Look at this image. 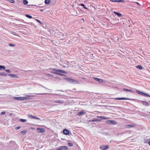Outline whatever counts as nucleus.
I'll use <instances>...</instances> for the list:
<instances>
[{
  "instance_id": "nucleus-1",
  "label": "nucleus",
  "mask_w": 150,
  "mask_h": 150,
  "mask_svg": "<svg viewBox=\"0 0 150 150\" xmlns=\"http://www.w3.org/2000/svg\"><path fill=\"white\" fill-rule=\"evenodd\" d=\"M64 79H65L67 81L71 83L76 84L78 83V81L71 78H64Z\"/></svg>"
},
{
  "instance_id": "nucleus-2",
  "label": "nucleus",
  "mask_w": 150,
  "mask_h": 150,
  "mask_svg": "<svg viewBox=\"0 0 150 150\" xmlns=\"http://www.w3.org/2000/svg\"><path fill=\"white\" fill-rule=\"evenodd\" d=\"M49 70H51V71H55V72H60L61 73H63L65 74H66L67 72L66 71L62 70H61V69H54L52 68H50V69H49Z\"/></svg>"
},
{
  "instance_id": "nucleus-3",
  "label": "nucleus",
  "mask_w": 150,
  "mask_h": 150,
  "mask_svg": "<svg viewBox=\"0 0 150 150\" xmlns=\"http://www.w3.org/2000/svg\"><path fill=\"white\" fill-rule=\"evenodd\" d=\"M42 37H39L38 38V45H39V47H38V49H39L40 50V49L42 47L40 45H44L43 40H42V41H40L41 40L40 39H42Z\"/></svg>"
},
{
  "instance_id": "nucleus-4",
  "label": "nucleus",
  "mask_w": 150,
  "mask_h": 150,
  "mask_svg": "<svg viewBox=\"0 0 150 150\" xmlns=\"http://www.w3.org/2000/svg\"><path fill=\"white\" fill-rule=\"evenodd\" d=\"M136 92L139 94L142 95L144 96L148 97H150V95L148 94L142 92L140 91L139 90H137L136 91Z\"/></svg>"
},
{
  "instance_id": "nucleus-5",
  "label": "nucleus",
  "mask_w": 150,
  "mask_h": 150,
  "mask_svg": "<svg viewBox=\"0 0 150 150\" xmlns=\"http://www.w3.org/2000/svg\"><path fill=\"white\" fill-rule=\"evenodd\" d=\"M106 122L108 124H112L113 125H116L117 123L114 120H108L106 121Z\"/></svg>"
},
{
  "instance_id": "nucleus-6",
  "label": "nucleus",
  "mask_w": 150,
  "mask_h": 150,
  "mask_svg": "<svg viewBox=\"0 0 150 150\" xmlns=\"http://www.w3.org/2000/svg\"><path fill=\"white\" fill-rule=\"evenodd\" d=\"M108 148V146L107 145H102L100 146V149L103 150H106Z\"/></svg>"
},
{
  "instance_id": "nucleus-7",
  "label": "nucleus",
  "mask_w": 150,
  "mask_h": 150,
  "mask_svg": "<svg viewBox=\"0 0 150 150\" xmlns=\"http://www.w3.org/2000/svg\"><path fill=\"white\" fill-rule=\"evenodd\" d=\"M63 133L65 135H68L69 134V132L67 129H65L63 130Z\"/></svg>"
},
{
  "instance_id": "nucleus-8",
  "label": "nucleus",
  "mask_w": 150,
  "mask_h": 150,
  "mask_svg": "<svg viewBox=\"0 0 150 150\" xmlns=\"http://www.w3.org/2000/svg\"><path fill=\"white\" fill-rule=\"evenodd\" d=\"M93 78L95 80L99 82L100 83H102L103 82V80L102 79H100L96 77H93Z\"/></svg>"
},
{
  "instance_id": "nucleus-9",
  "label": "nucleus",
  "mask_w": 150,
  "mask_h": 150,
  "mask_svg": "<svg viewBox=\"0 0 150 150\" xmlns=\"http://www.w3.org/2000/svg\"><path fill=\"white\" fill-rule=\"evenodd\" d=\"M110 1L112 2H122L125 3V1L124 0H110Z\"/></svg>"
},
{
  "instance_id": "nucleus-10",
  "label": "nucleus",
  "mask_w": 150,
  "mask_h": 150,
  "mask_svg": "<svg viewBox=\"0 0 150 150\" xmlns=\"http://www.w3.org/2000/svg\"><path fill=\"white\" fill-rule=\"evenodd\" d=\"M51 72L53 74H56L57 75H59L60 76H65V75L64 74H62L59 73V72H57L53 71H51Z\"/></svg>"
},
{
  "instance_id": "nucleus-11",
  "label": "nucleus",
  "mask_w": 150,
  "mask_h": 150,
  "mask_svg": "<svg viewBox=\"0 0 150 150\" xmlns=\"http://www.w3.org/2000/svg\"><path fill=\"white\" fill-rule=\"evenodd\" d=\"M142 104L144 106L147 107L149 105L148 102L144 101H141Z\"/></svg>"
},
{
  "instance_id": "nucleus-12",
  "label": "nucleus",
  "mask_w": 150,
  "mask_h": 150,
  "mask_svg": "<svg viewBox=\"0 0 150 150\" xmlns=\"http://www.w3.org/2000/svg\"><path fill=\"white\" fill-rule=\"evenodd\" d=\"M38 23H40V24H39V25H40L41 26H42V27H43V28H44V25L45 24H44V21H41L38 20Z\"/></svg>"
},
{
  "instance_id": "nucleus-13",
  "label": "nucleus",
  "mask_w": 150,
  "mask_h": 150,
  "mask_svg": "<svg viewBox=\"0 0 150 150\" xmlns=\"http://www.w3.org/2000/svg\"><path fill=\"white\" fill-rule=\"evenodd\" d=\"M54 103H64L63 100H56L54 101Z\"/></svg>"
},
{
  "instance_id": "nucleus-14",
  "label": "nucleus",
  "mask_w": 150,
  "mask_h": 150,
  "mask_svg": "<svg viewBox=\"0 0 150 150\" xmlns=\"http://www.w3.org/2000/svg\"><path fill=\"white\" fill-rule=\"evenodd\" d=\"M113 13L115 15H117L119 17H121L122 16L121 14L120 13L117 12L116 11H114Z\"/></svg>"
},
{
  "instance_id": "nucleus-15",
  "label": "nucleus",
  "mask_w": 150,
  "mask_h": 150,
  "mask_svg": "<svg viewBox=\"0 0 150 150\" xmlns=\"http://www.w3.org/2000/svg\"><path fill=\"white\" fill-rule=\"evenodd\" d=\"M45 130L43 128H41L38 127V133H43L45 132Z\"/></svg>"
},
{
  "instance_id": "nucleus-16",
  "label": "nucleus",
  "mask_w": 150,
  "mask_h": 150,
  "mask_svg": "<svg viewBox=\"0 0 150 150\" xmlns=\"http://www.w3.org/2000/svg\"><path fill=\"white\" fill-rule=\"evenodd\" d=\"M97 117L98 118L101 119V120L102 119L107 120L108 119V117H107L102 116H98Z\"/></svg>"
},
{
  "instance_id": "nucleus-17",
  "label": "nucleus",
  "mask_w": 150,
  "mask_h": 150,
  "mask_svg": "<svg viewBox=\"0 0 150 150\" xmlns=\"http://www.w3.org/2000/svg\"><path fill=\"white\" fill-rule=\"evenodd\" d=\"M79 5L80 6H83L84 8H85L86 9H87L88 10V8L85 5V4H79Z\"/></svg>"
},
{
  "instance_id": "nucleus-18",
  "label": "nucleus",
  "mask_w": 150,
  "mask_h": 150,
  "mask_svg": "<svg viewBox=\"0 0 150 150\" xmlns=\"http://www.w3.org/2000/svg\"><path fill=\"white\" fill-rule=\"evenodd\" d=\"M123 90L124 91H126L127 92H129L132 93L134 92V91L132 90L131 89H128L126 88H123Z\"/></svg>"
},
{
  "instance_id": "nucleus-19",
  "label": "nucleus",
  "mask_w": 150,
  "mask_h": 150,
  "mask_svg": "<svg viewBox=\"0 0 150 150\" xmlns=\"http://www.w3.org/2000/svg\"><path fill=\"white\" fill-rule=\"evenodd\" d=\"M28 117L30 119H37L38 117L35 116H34L33 115H29L28 116Z\"/></svg>"
},
{
  "instance_id": "nucleus-20",
  "label": "nucleus",
  "mask_w": 150,
  "mask_h": 150,
  "mask_svg": "<svg viewBox=\"0 0 150 150\" xmlns=\"http://www.w3.org/2000/svg\"><path fill=\"white\" fill-rule=\"evenodd\" d=\"M135 126L133 125H128L126 126V127L127 128H129L132 127H134Z\"/></svg>"
},
{
  "instance_id": "nucleus-21",
  "label": "nucleus",
  "mask_w": 150,
  "mask_h": 150,
  "mask_svg": "<svg viewBox=\"0 0 150 150\" xmlns=\"http://www.w3.org/2000/svg\"><path fill=\"white\" fill-rule=\"evenodd\" d=\"M85 113V112H84L82 111H81L79 112L77 115H78L80 116Z\"/></svg>"
},
{
  "instance_id": "nucleus-22",
  "label": "nucleus",
  "mask_w": 150,
  "mask_h": 150,
  "mask_svg": "<svg viewBox=\"0 0 150 150\" xmlns=\"http://www.w3.org/2000/svg\"><path fill=\"white\" fill-rule=\"evenodd\" d=\"M8 76L16 78L17 76L15 74H10L8 75Z\"/></svg>"
},
{
  "instance_id": "nucleus-23",
  "label": "nucleus",
  "mask_w": 150,
  "mask_h": 150,
  "mask_svg": "<svg viewBox=\"0 0 150 150\" xmlns=\"http://www.w3.org/2000/svg\"><path fill=\"white\" fill-rule=\"evenodd\" d=\"M40 7L38 6V10L40 12H42L45 10V8H43L42 9H40Z\"/></svg>"
},
{
  "instance_id": "nucleus-24",
  "label": "nucleus",
  "mask_w": 150,
  "mask_h": 150,
  "mask_svg": "<svg viewBox=\"0 0 150 150\" xmlns=\"http://www.w3.org/2000/svg\"><path fill=\"white\" fill-rule=\"evenodd\" d=\"M67 33H63V34H62V35H61V36H62V37L63 38L62 39H63L64 38H65V36H67Z\"/></svg>"
},
{
  "instance_id": "nucleus-25",
  "label": "nucleus",
  "mask_w": 150,
  "mask_h": 150,
  "mask_svg": "<svg viewBox=\"0 0 150 150\" xmlns=\"http://www.w3.org/2000/svg\"><path fill=\"white\" fill-rule=\"evenodd\" d=\"M136 67L137 68L139 69H142V67L141 65H138Z\"/></svg>"
},
{
  "instance_id": "nucleus-26",
  "label": "nucleus",
  "mask_w": 150,
  "mask_h": 150,
  "mask_svg": "<svg viewBox=\"0 0 150 150\" xmlns=\"http://www.w3.org/2000/svg\"><path fill=\"white\" fill-rule=\"evenodd\" d=\"M50 0H45V3L46 4H48L50 2Z\"/></svg>"
},
{
  "instance_id": "nucleus-27",
  "label": "nucleus",
  "mask_w": 150,
  "mask_h": 150,
  "mask_svg": "<svg viewBox=\"0 0 150 150\" xmlns=\"http://www.w3.org/2000/svg\"><path fill=\"white\" fill-rule=\"evenodd\" d=\"M62 148L63 150H68V148L66 146H62Z\"/></svg>"
},
{
  "instance_id": "nucleus-28",
  "label": "nucleus",
  "mask_w": 150,
  "mask_h": 150,
  "mask_svg": "<svg viewBox=\"0 0 150 150\" xmlns=\"http://www.w3.org/2000/svg\"><path fill=\"white\" fill-rule=\"evenodd\" d=\"M20 121L22 122H25L27 121L26 119H20Z\"/></svg>"
},
{
  "instance_id": "nucleus-29",
  "label": "nucleus",
  "mask_w": 150,
  "mask_h": 150,
  "mask_svg": "<svg viewBox=\"0 0 150 150\" xmlns=\"http://www.w3.org/2000/svg\"><path fill=\"white\" fill-rule=\"evenodd\" d=\"M28 1L26 0H24L23 1V3L24 5H26L28 4Z\"/></svg>"
},
{
  "instance_id": "nucleus-30",
  "label": "nucleus",
  "mask_w": 150,
  "mask_h": 150,
  "mask_svg": "<svg viewBox=\"0 0 150 150\" xmlns=\"http://www.w3.org/2000/svg\"><path fill=\"white\" fill-rule=\"evenodd\" d=\"M25 16H26L27 18H31L32 17V16L28 14H26L25 15Z\"/></svg>"
},
{
  "instance_id": "nucleus-31",
  "label": "nucleus",
  "mask_w": 150,
  "mask_h": 150,
  "mask_svg": "<svg viewBox=\"0 0 150 150\" xmlns=\"http://www.w3.org/2000/svg\"><path fill=\"white\" fill-rule=\"evenodd\" d=\"M50 94V93H38V94L40 95H46V94Z\"/></svg>"
},
{
  "instance_id": "nucleus-32",
  "label": "nucleus",
  "mask_w": 150,
  "mask_h": 150,
  "mask_svg": "<svg viewBox=\"0 0 150 150\" xmlns=\"http://www.w3.org/2000/svg\"><path fill=\"white\" fill-rule=\"evenodd\" d=\"M27 131L26 130H23L21 132V133L22 134H25L26 132Z\"/></svg>"
},
{
  "instance_id": "nucleus-33",
  "label": "nucleus",
  "mask_w": 150,
  "mask_h": 150,
  "mask_svg": "<svg viewBox=\"0 0 150 150\" xmlns=\"http://www.w3.org/2000/svg\"><path fill=\"white\" fill-rule=\"evenodd\" d=\"M2 69H4L5 67L4 66L0 65V70H1Z\"/></svg>"
},
{
  "instance_id": "nucleus-34",
  "label": "nucleus",
  "mask_w": 150,
  "mask_h": 150,
  "mask_svg": "<svg viewBox=\"0 0 150 150\" xmlns=\"http://www.w3.org/2000/svg\"><path fill=\"white\" fill-rule=\"evenodd\" d=\"M20 98V97H16V98H14V99H16L17 100H21V98Z\"/></svg>"
},
{
  "instance_id": "nucleus-35",
  "label": "nucleus",
  "mask_w": 150,
  "mask_h": 150,
  "mask_svg": "<svg viewBox=\"0 0 150 150\" xmlns=\"http://www.w3.org/2000/svg\"><path fill=\"white\" fill-rule=\"evenodd\" d=\"M95 122L97 121V122H100L101 121V119L100 118H99L98 119H95Z\"/></svg>"
},
{
  "instance_id": "nucleus-36",
  "label": "nucleus",
  "mask_w": 150,
  "mask_h": 150,
  "mask_svg": "<svg viewBox=\"0 0 150 150\" xmlns=\"http://www.w3.org/2000/svg\"><path fill=\"white\" fill-rule=\"evenodd\" d=\"M68 145L70 146H72L73 145V144L71 143H68Z\"/></svg>"
},
{
  "instance_id": "nucleus-37",
  "label": "nucleus",
  "mask_w": 150,
  "mask_h": 150,
  "mask_svg": "<svg viewBox=\"0 0 150 150\" xmlns=\"http://www.w3.org/2000/svg\"><path fill=\"white\" fill-rule=\"evenodd\" d=\"M8 1L12 3H14L15 1L14 0H9Z\"/></svg>"
},
{
  "instance_id": "nucleus-38",
  "label": "nucleus",
  "mask_w": 150,
  "mask_h": 150,
  "mask_svg": "<svg viewBox=\"0 0 150 150\" xmlns=\"http://www.w3.org/2000/svg\"><path fill=\"white\" fill-rule=\"evenodd\" d=\"M8 45H9V46H10L13 47V46H15L14 44H13L9 43Z\"/></svg>"
},
{
  "instance_id": "nucleus-39",
  "label": "nucleus",
  "mask_w": 150,
  "mask_h": 150,
  "mask_svg": "<svg viewBox=\"0 0 150 150\" xmlns=\"http://www.w3.org/2000/svg\"><path fill=\"white\" fill-rule=\"evenodd\" d=\"M47 76H48L51 77H53V75L51 74H47Z\"/></svg>"
},
{
  "instance_id": "nucleus-40",
  "label": "nucleus",
  "mask_w": 150,
  "mask_h": 150,
  "mask_svg": "<svg viewBox=\"0 0 150 150\" xmlns=\"http://www.w3.org/2000/svg\"><path fill=\"white\" fill-rule=\"evenodd\" d=\"M89 122H95V119L91 120L89 121Z\"/></svg>"
},
{
  "instance_id": "nucleus-41",
  "label": "nucleus",
  "mask_w": 150,
  "mask_h": 150,
  "mask_svg": "<svg viewBox=\"0 0 150 150\" xmlns=\"http://www.w3.org/2000/svg\"><path fill=\"white\" fill-rule=\"evenodd\" d=\"M132 100V99L131 98H128L124 97V100Z\"/></svg>"
},
{
  "instance_id": "nucleus-42",
  "label": "nucleus",
  "mask_w": 150,
  "mask_h": 150,
  "mask_svg": "<svg viewBox=\"0 0 150 150\" xmlns=\"http://www.w3.org/2000/svg\"><path fill=\"white\" fill-rule=\"evenodd\" d=\"M115 100H121V98H115Z\"/></svg>"
},
{
  "instance_id": "nucleus-43",
  "label": "nucleus",
  "mask_w": 150,
  "mask_h": 150,
  "mask_svg": "<svg viewBox=\"0 0 150 150\" xmlns=\"http://www.w3.org/2000/svg\"><path fill=\"white\" fill-rule=\"evenodd\" d=\"M21 127L20 126H18L16 128V129H18L21 128Z\"/></svg>"
},
{
  "instance_id": "nucleus-44",
  "label": "nucleus",
  "mask_w": 150,
  "mask_h": 150,
  "mask_svg": "<svg viewBox=\"0 0 150 150\" xmlns=\"http://www.w3.org/2000/svg\"><path fill=\"white\" fill-rule=\"evenodd\" d=\"M5 112H3L1 113V114L2 115H4L5 114Z\"/></svg>"
},
{
  "instance_id": "nucleus-45",
  "label": "nucleus",
  "mask_w": 150,
  "mask_h": 150,
  "mask_svg": "<svg viewBox=\"0 0 150 150\" xmlns=\"http://www.w3.org/2000/svg\"><path fill=\"white\" fill-rule=\"evenodd\" d=\"M5 71L7 72L10 73V71L8 69H6Z\"/></svg>"
},
{
  "instance_id": "nucleus-46",
  "label": "nucleus",
  "mask_w": 150,
  "mask_h": 150,
  "mask_svg": "<svg viewBox=\"0 0 150 150\" xmlns=\"http://www.w3.org/2000/svg\"><path fill=\"white\" fill-rule=\"evenodd\" d=\"M135 3H136V4H137L139 6H140V4L138 2H135Z\"/></svg>"
},
{
  "instance_id": "nucleus-47",
  "label": "nucleus",
  "mask_w": 150,
  "mask_h": 150,
  "mask_svg": "<svg viewBox=\"0 0 150 150\" xmlns=\"http://www.w3.org/2000/svg\"><path fill=\"white\" fill-rule=\"evenodd\" d=\"M59 148L60 150H63L62 146L60 147Z\"/></svg>"
},
{
  "instance_id": "nucleus-48",
  "label": "nucleus",
  "mask_w": 150,
  "mask_h": 150,
  "mask_svg": "<svg viewBox=\"0 0 150 150\" xmlns=\"http://www.w3.org/2000/svg\"><path fill=\"white\" fill-rule=\"evenodd\" d=\"M38 54H41L42 55H44V54H42V53L40 52H38Z\"/></svg>"
},
{
  "instance_id": "nucleus-49",
  "label": "nucleus",
  "mask_w": 150,
  "mask_h": 150,
  "mask_svg": "<svg viewBox=\"0 0 150 150\" xmlns=\"http://www.w3.org/2000/svg\"><path fill=\"white\" fill-rule=\"evenodd\" d=\"M30 129H35V128H34V127H31L30 128Z\"/></svg>"
},
{
  "instance_id": "nucleus-50",
  "label": "nucleus",
  "mask_w": 150,
  "mask_h": 150,
  "mask_svg": "<svg viewBox=\"0 0 150 150\" xmlns=\"http://www.w3.org/2000/svg\"><path fill=\"white\" fill-rule=\"evenodd\" d=\"M124 97H122L121 98V100H124Z\"/></svg>"
},
{
  "instance_id": "nucleus-51",
  "label": "nucleus",
  "mask_w": 150,
  "mask_h": 150,
  "mask_svg": "<svg viewBox=\"0 0 150 150\" xmlns=\"http://www.w3.org/2000/svg\"><path fill=\"white\" fill-rule=\"evenodd\" d=\"M57 91H63V92H64V91H63L62 90H57Z\"/></svg>"
},
{
  "instance_id": "nucleus-52",
  "label": "nucleus",
  "mask_w": 150,
  "mask_h": 150,
  "mask_svg": "<svg viewBox=\"0 0 150 150\" xmlns=\"http://www.w3.org/2000/svg\"><path fill=\"white\" fill-rule=\"evenodd\" d=\"M148 144L150 146V141L148 142Z\"/></svg>"
},
{
  "instance_id": "nucleus-53",
  "label": "nucleus",
  "mask_w": 150,
  "mask_h": 150,
  "mask_svg": "<svg viewBox=\"0 0 150 150\" xmlns=\"http://www.w3.org/2000/svg\"><path fill=\"white\" fill-rule=\"evenodd\" d=\"M57 95L59 96H60L59 94H57Z\"/></svg>"
},
{
  "instance_id": "nucleus-54",
  "label": "nucleus",
  "mask_w": 150,
  "mask_h": 150,
  "mask_svg": "<svg viewBox=\"0 0 150 150\" xmlns=\"http://www.w3.org/2000/svg\"><path fill=\"white\" fill-rule=\"evenodd\" d=\"M43 51H44V50H42V54H44V52H43Z\"/></svg>"
},
{
  "instance_id": "nucleus-55",
  "label": "nucleus",
  "mask_w": 150,
  "mask_h": 150,
  "mask_svg": "<svg viewBox=\"0 0 150 150\" xmlns=\"http://www.w3.org/2000/svg\"><path fill=\"white\" fill-rule=\"evenodd\" d=\"M43 51H44V50H42V54H44V52H43Z\"/></svg>"
},
{
  "instance_id": "nucleus-56",
  "label": "nucleus",
  "mask_w": 150,
  "mask_h": 150,
  "mask_svg": "<svg viewBox=\"0 0 150 150\" xmlns=\"http://www.w3.org/2000/svg\"><path fill=\"white\" fill-rule=\"evenodd\" d=\"M56 150H60V149H59H59H56Z\"/></svg>"
},
{
  "instance_id": "nucleus-57",
  "label": "nucleus",
  "mask_w": 150,
  "mask_h": 150,
  "mask_svg": "<svg viewBox=\"0 0 150 150\" xmlns=\"http://www.w3.org/2000/svg\"><path fill=\"white\" fill-rule=\"evenodd\" d=\"M127 57L129 59H130V58L129 57Z\"/></svg>"
},
{
  "instance_id": "nucleus-58",
  "label": "nucleus",
  "mask_w": 150,
  "mask_h": 150,
  "mask_svg": "<svg viewBox=\"0 0 150 150\" xmlns=\"http://www.w3.org/2000/svg\"><path fill=\"white\" fill-rule=\"evenodd\" d=\"M43 87H44V88H46V89H47V88H46V87H43Z\"/></svg>"
},
{
  "instance_id": "nucleus-59",
  "label": "nucleus",
  "mask_w": 150,
  "mask_h": 150,
  "mask_svg": "<svg viewBox=\"0 0 150 150\" xmlns=\"http://www.w3.org/2000/svg\"><path fill=\"white\" fill-rule=\"evenodd\" d=\"M38 120H40V119L38 117Z\"/></svg>"
},
{
  "instance_id": "nucleus-60",
  "label": "nucleus",
  "mask_w": 150,
  "mask_h": 150,
  "mask_svg": "<svg viewBox=\"0 0 150 150\" xmlns=\"http://www.w3.org/2000/svg\"><path fill=\"white\" fill-rule=\"evenodd\" d=\"M149 103H150V100H149Z\"/></svg>"
},
{
  "instance_id": "nucleus-61",
  "label": "nucleus",
  "mask_w": 150,
  "mask_h": 150,
  "mask_svg": "<svg viewBox=\"0 0 150 150\" xmlns=\"http://www.w3.org/2000/svg\"><path fill=\"white\" fill-rule=\"evenodd\" d=\"M73 90H74H74H75V89H73Z\"/></svg>"
},
{
  "instance_id": "nucleus-62",
  "label": "nucleus",
  "mask_w": 150,
  "mask_h": 150,
  "mask_svg": "<svg viewBox=\"0 0 150 150\" xmlns=\"http://www.w3.org/2000/svg\"><path fill=\"white\" fill-rule=\"evenodd\" d=\"M73 90H74H74H75V89H73Z\"/></svg>"
},
{
  "instance_id": "nucleus-63",
  "label": "nucleus",
  "mask_w": 150,
  "mask_h": 150,
  "mask_svg": "<svg viewBox=\"0 0 150 150\" xmlns=\"http://www.w3.org/2000/svg\"><path fill=\"white\" fill-rule=\"evenodd\" d=\"M36 20L38 21V19H36Z\"/></svg>"
},
{
  "instance_id": "nucleus-64",
  "label": "nucleus",
  "mask_w": 150,
  "mask_h": 150,
  "mask_svg": "<svg viewBox=\"0 0 150 150\" xmlns=\"http://www.w3.org/2000/svg\"><path fill=\"white\" fill-rule=\"evenodd\" d=\"M149 112V113H150V112Z\"/></svg>"
}]
</instances>
